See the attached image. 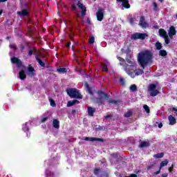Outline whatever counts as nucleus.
I'll return each mask as SVG.
<instances>
[{"label":"nucleus","mask_w":177,"mask_h":177,"mask_svg":"<svg viewBox=\"0 0 177 177\" xmlns=\"http://www.w3.org/2000/svg\"><path fill=\"white\" fill-rule=\"evenodd\" d=\"M138 60L142 68H145L149 63H151L153 60V53L149 50L142 51L138 54Z\"/></svg>","instance_id":"f257e3e1"},{"label":"nucleus","mask_w":177,"mask_h":177,"mask_svg":"<svg viewBox=\"0 0 177 177\" xmlns=\"http://www.w3.org/2000/svg\"><path fill=\"white\" fill-rule=\"evenodd\" d=\"M132 57L129 54L126 55V61L124 58L121 57H118V59L120 61V65L122 66L123 70L127 73V70H130V68H133L136 66V63L132 61Z\"/></svg>","instance_id":"f03ea898"},{"label":"nucleus","mask_w":177,"mask_h":177,"mask_svg":"<svg viewBox=\"0 0 177 177\" xmlns=\"http://www.w3.org/2000/svg\"><path fill=\"white\" fill-rule=\"evenodd\" d=\"M97 95L100 97H95L94 102L95 103H97L98 106L103 105V103H104V99L105 100H108V99H110V95L103 92V91H98Z\"/></svg>","instance_id":"7ed1b4c3"},{"label":"nucleus","mask_w":177,"mask_h":177,"mask_svg":"<svg viewBox=\"0 0 177 177\" xmlns=\"http://www.w3.org/2000/svg\"><path fill=\"white\" fill-rule=\"evenodd\" d=\"M66 93H68L70 97L73 99H82L83 97L82 95H81V93H80V91L77 90L75 88L66 89Z\"/></svg>","instance_id":"20e7f679"},{"label":"nucleus","mask_w":177,"mask_h":177,"mask_svg":"<svg viewBox=\"0 0 177 177\" xmlns=\"http://www.w3.org/2000/svg\"><path fill=\"white\" fill-rule=\"evenodd\" d=\"M126 73L131 78H135L136 77H138V75H142L145 71H143V69L134 70L133 68H130L129 70L126 68Z\"/></svg>","instance_id":"39448f33"},{"label":"nucleus","mask_w":177,"mask_h":177,"mask_svg":"<svg viewBox=\"0 0 177 177\" xmlns=\"http://www.w3.org/2000/svg\"><path fill=\"white\" fill-rule=\"evenodd\" d=\"M157 88V83L156 84H151L148 86V92L150 93V96H152V97H154L155 96H157L160 93V91L156 89Z\"/></svg>","instance_id":"423d86ee"},{"label":"nucleus","mask_w":177,"mask_h":177,"mask_svg":"<svg viewBox=\"0 0 177 177\" xmlns=\"http://www.w3.org/2000/svg\"><path fill=\"white\" fill-rule=\"evenodd\" d=\"M149 35L147 33H140V32H135L134 34L131 35V39L133 41H136L138 39H141L142 41L146 39Z\"/></svg>","instance_id":"0eeeda50"},{"label":"nucleus","mask_w":177,"mask_h":177,"mask_svg":"<svg viewBox=\"0 0 177 177\" xmlns=\"http://www.w3.org/2000/svg\"><path fill=\"white\" fill-rule=\"evenodd\" d=\"M93 174L96 176H100V177H103V176L108 177L109 176V174L107 173V171H102L101 168L94 169Z\"/></svg>","instance_id":"6e6552de"},{"label":"nucleus","mask_w":177,"mask_h":177,"mask_svg":"<svg viewBox=\"0 0 177 177\" xmlns=\"http://www.w3.org/2000/svg\"><path fill=\"white\" fill-rule=\"evenodd\" d=\"M96 17L98 21H102L104 19V9L99 8L96 12Z\"/></svg>","instance_id":"1a4fd4ad"},{"label":"nucleus","mask_w":177,"mask_h":177,"mask_svg":"<svg viewBox=\"0 0 177 177\" xmlns=\"http://www.w3.org/2000/svg\"><path fill=\"white\" fill-rule=\"evenodd\" d=\"M11 62L13 64H17V67H18V68H20V67H22V68H24V65H23V62H21V60H20V59L14 57L11 58Z\"/></svg>","instance_id":"9d476101"},{"label":"nucleus","mask_w":177,"mask_h":177,"mask_svg":"<svg viewBox=\"0 0 177 177\" xmlns=\"http://www.w3.org/2000/svg\"><path fill=\"white\" fill-rule=\"evenodd\" d=\"M77 6L80 8L81 16L84 17V16L86 15V7L82 3H81V1L77 2Z\"/></svg>","instance_id":"9b49d317"},{"label":"nucleus","mask_w":177,"mask_h":177,"mask_svg":"<svg viewBox=\"0 0 177 177\" xmlns=\"http://www.w3.org/2000/svg\"><path fill=\"white\" fill-rule=\"evenodd\" d=\"M139 26L142 27V28H147V27H149V24H147V22H146L145 19V17L143 16L140 17Z\"/></svg>","instance_id":"f8f14e48"},{"label":"nucleus","mask_w":177,"mask_h":177,"mask_svg":"<svg viewBox=\"0 0 177 177\" xmlns=\"http://www.w3.org/2000/svg\"><path fill=\"white\" fill-rule=\"evenodd\" d=\"M117 2H122V6L125 9H129L131 5L129 4V0H116Z\"/></svg>","instance_id":"ddd939ff"},{"label":"nucleus","mask_w":177,"mask_h":177,"mask_svg":"<svg viewBox=\"0 0 177 177\" xmlns=\"http://www.w3.org/2000/svg\"><path fill=\"white\" fill-rule=\"evenodd\" d=\"M84 140L89 141V142H104V139L99 138H90L86 137Z\"/></svg>","instance_id":"4468645a"},{"label":"nucleus","mask_w":177,"mask_h":177,"mask_svg":"<svg viewBox=\"0 0 177 177\" xmlns=\"http://www.w3.org/2000/svg\"><path fill=\"white\" fill-rule=\"evenodd\" d=\"M87 113L90 117H93L95 113H96V108L92 106H87Z\"/></svg>","instance_id":"2eb2a0df"},{"label":"nucleus","mask_w":177,"mask_h":177,"mask_svg":"<svg viewBox=\"0 0 177 177\" xmlns=\"http://www.w3.org/2000/svg\"><path fill=\"white\" fill-rule=\"evenodd\" d=\"M35 69L31 66V65H29L28 67V75H29V77H34V75H35Z\"/></svg>","instance_id":"dca6fc26"},{"label":"nucleus","mask_w":177,"mask_h":177,"mask_svg":"<svg viewBox=\"0 0 177 177\" xmlns=\"http://www.w3.org/2000/svg\"><path fill=\"white\" fill-rule=\"evenodd\" d=\"M28 56H32V55H37V53H38V50L37 49V48H33V49H31V47H28Z\"/></svg>","instance_id":"f3484780"},{"label":"nucleus","mask_w":177,"mask_h":177,"mask_svg":"<svg viewBox=\"0 0 177 177\" xmlns=\"http://www.w3.org/2000/svg\"><path fill=\"white\" fill-rule=\"evenodd\" d=\"M169 37L172 38L174 35H176V29L174 26H170L169 31Z\"/></svg>","instance_id":"a211bd4d"},{"label":"nucleus","mask_w":177,"mask_h":177,"mask_svg":"<svg viewBox=\"0 0 177 177\" xmlns=\"http://www.w3.org/2000/svg\"><path fill=\"white\" fill-rule=\"evenodd\" d=\"M168 120L169 121V125H175L176 124V119L172 115H169Z\"/></svg>","instance_id":"6ab92c4d"},{"label":"nucleus","mask_w":177,"mask_h":177,"mask_svg":"<svg viewBox=\"0 0 177 177\" xmlns=\"http://www.w3.org/2000/svg\"><path fill=\"white\" fill-rule=\"evenodd\" d=\"M74 104H80V101L77 100L68 101L67 103V107H72V106H74Z\"/></svg>","instance_id":"aec40b11"},{"label":"nucleus","mask_w":177,"mask_h":177,"mask_svg":"<svg viewBox=\"0 0 177 177\" xmlns=\"http://www.w3.org/2000/svg\"><path fill=\"white\" fill-rule=\"evenodd\" d=\"M17 15H19V16H23L24 17L28 16V10L23 9L21 11L17 12Z\"/></svg>","instance_id":"412c9836"},{"label":"nucleus","mask_w":177,"mask_h":177,"mask_svg":"<svg viewBox=\"0 0 177 177\" xmlns=\"http://www.w3.org/2000/svg\"><path fill=\"white\" fill-rule=\"evenodd\" d=\"M19 79L21 80L22 81H24V80H26V78H27V75H26V71H24V70H21L19 73Z\"/></svg>","instance_id":"4be33fe9"},{"label":"nucleus","mask_w":177,"mask_h":177,"mask_svg":"<svg viewBox=\"0 0 177 177\" xmlns=\"http://www.w3.org/2000/svg\"><path fill=\"white\" fill-rule=\"evenodd\" d=\"M159 35L160 37H162V38H165V37H167L168 35L167 34V31L164 29H159Z\"/></svg>","instance_id":"5701e85b"},{"label":"nucleus","mask_w":177,"mask_h":177,"mask_svg":"<svg viewBox=\"0 0 177 177\" xmlns=\"http://www.w3.org/2000/svg\"><path fill=\"white\" fill-rule=\"evenodd\" d=\"M60 122L57 119H54L53 121V126L54 128H56V129H59L60 127L59 126Z\"/></svg>","instance_id":"b1692460"},{"label":"nucleus","mask_w":177,"mask_h":177,"mask_svg":"<svg viewBox=\"0 0 177 177\" xmlns=\"http://www.w3.org/2000/svg\"><path fill=\"white\" fill-rule=\"evenodd\" d=\"M84 85L86 89V91L88 92L89 95H93V92L92 91V88H91V86H89V84H88V82H86Z\"/></svg>","instance_id":"393cba45"},{"label":"nucleus","mask_w":177,"mask_h":177,"mask_svg":"<svg viewBox=\"0 0 177 177\" xmlns=\"http://www.w3.org/2000/svg\"><path fill=\"white\" fill-rule=\"evenodd\" d=\"M150 146V142L149 141H143L140 144V147H149Z\"/></svg>","instance_id":"a878e982"},{"label":"nucleus","mask_w":177,"mask_h":177,"mask_svg":"<svg viewBox=\"0 0 177 177\" xmlns=\"http://www.w3.org/2000/svg\"><path fill=\"white\" fill-rule=\"evenodd\" d=\"M168 162H169V161L167 159L163 160V161H162L160 162V169H161V168H162L163 167H166V165H168Z\"/></svg>","instance_id":"bb28decb"},{"label":"nucleus","mask_w":177,"mask_h":177,"mask_svg":"<svg viewBox=\"0 0 177 177\" xmlns=\"http://www.w3.org/2000/svg\"><path fill=\"white\" fill-rule=\"evenodd\" d=\"M168 55V53H167V50H160L159 51V55L162 56V57H165V56H167Z\"/></svg>","instance_id":"cd10ccee"},{"label":"nucleus","mask_w":177,"mask_h":177,"mask_svg":"<svg viewBox=\"0 0 177 177\" xmlns=\"http://www.w3.org/2000/svg\"><path fill=\"white\" fill-rule=\"evenodd\" d=\"M57 71L59 74H64V73H67V69L66 68H58Z\"/></svg>","instance_id":"c85d7f7f"},{"label":"nucleus","mask_w":177,"mask_h":177,"mask_svg":"<svg viewBox=\"0 0 177 177\" xmlns=\"http://www.w3.org/2000/svg\"><path fill=\"white\" fill-rule=\"evenodd\" d=\"M155 46L158 50H161V49H162V45L161 43H160V41H157L155 44Z\"/></svg>","instance_id":"c756f323"},{"label":"nucleus","mask_w":177,"mask_h":177,"mask_svg":"<svg viewBox=\"0 0 177 177\" xmlns=\"http://www.w3.org/2000/svg\"><path fill=\"white\" fill-rule=\"evenodd\" d=\"M46 177H54L55 176V173L49 171V170H47L46 171Z\"/></svg>","instance_id":"7c9ffc66"},{"label":"nucleus","mask_w":177,"mask_h":177,"mask_svg":"<svg viewBox=\"0 0 177 177\" xmlns=\"http://www.w3.org/2000/svg\"><path fill=\"white\" fill-rule=\"evenodd\" d=\"M154 158H162L164 157V153H160L153 155Z\"/></svg>","instance_id":"2f4dec72"},{"label":"nucleus","mask_w":177,"mask_h":177,"mask_svg":"<svg viewBox=\"0 0 177 177\" xmlns=\"http://www.w3.org/2000/svg\"><path fill=\"white\" fill-rule=\"evenodd\" d=\"M46 68H48L47 71L48 74H52L53 73V67L50 66H46Z\"/></svg>","instance_id":"473e14b6"},{"label":"nucleus","mask_w":177,"mask_h":177,"mask_svg":"<svg viewBox=\"0 0 177 177\" xmlns=\"http://www.w3.org/2000/svg\"><path fill=\"white\" fill-rule=\"evenodd\" d=\"M27 122L25 123L24 127L22 128L23 131L24 132H30V128H28V126L27 125Z\"/></svg>","instance_id":"72a5a7b5"},{"label":"nucleus","mask_w":177,"mask_h":177,"mask_svg":"<svg viewBox=\"0 0 177 177\" xmlns=\"http://www.w3.org/2000/svg\"><path fill=\"white\" fill-rule=\"evenodd\" d=\"M108 102L109 104H117L118 103H120V101L115 100H109Z\"/></svg>","instance_id":"f704fd0d"},{"label":"nucleus","mask_w":177,"mask_h":177,"mask_svg":"<svg viewBox=\"0 0 177 177\" xmlns=\"http://www.w3.org/2000/svg\"><path fill=\"white\" fill-rule=\"evenodd\" d=\"M143 109L145 110L147 114L150 113V108L149 107V106H147V104H144Z\"/></svg>","instance_id":"c9c22d12"},{"label":"nucleus","mask_w":177,"mask_h":177,"mask_svg":"<svg viewBox=\"0 0 177 177\" xmlns=\"http://www.w3.org/2000/svg\"><path fill=\"white\" fill-rule=\"evenodd\" d=\"M130 89L132 91V92H136V91H138V86L136 84H133L130 86Z\"/></svg>","instance_id":"e433bc0d"},{"label":"nucleus","mask_w":177,"mask_h":177,"mask_svg":"<svg viewBox=\"0 0 177 177\" xmlns=\"http://www.w3.org/2000/svg\"><path fill=\"white\" fill-rule=\"evenodd\" d=\"M131 115H132V111H128L124 115V117H125L126 118H129V117H131Z\"/></svg>","instance_id":"4c0bfd02"},{"label":"nucleus","mask_w":177,"mask_h":177,"mask_svg":"<svg viewBox=\"0 0 177 177\" xmlns=\"http://www.w3.org/2000/svg\"><path fill=\"white\" fill-rule=\"evenodd\" d=\"M37 62L41 67H46V66H45V63H44L41 59H37Z\"/></svg>","instance_id":"58836bf2"},{"label":"nucleus","mask_w":177,"mask_h":177,"mask_svg":"<svg viewBox=\"0 0 177 177\" xmlns=\"http://www.w3.org/2000/svg\"><path fill=\"white\" fill-rule=\"evenodd\" d=\"M9 47L11 48V49H14V50H17V46H16V44H10Z\"/></svg>","instance_id":"ea45409f"},{"label":"nucleus","mask_w":177,"mask_h":177,"mask_svg":"<svg viewBox=\"0 0 177 177\" xmlns=\"http://www.w3.org/2000/svg\"><path fill=\"white\" fill-rule=\"evenodd\" d=\"M153 10L155 12H157V10H158V5L156 2H153Z\"/></svg>","instance_id":"a19ab883"},{"label":"nucleus","mask_w":177,"mask_h":177,"mask_svg":"<svg viewBox=\"0 0 177 177\" xmlns=\"http://www.w3.org/2000/svg\"><path fill=\"white\" fill-rule=\"evenodd\" d=\"M89 44H95V37L92 36L91 37L89 38L88 40Z\"/></svg>","instance_id":"79ce46f5"},{"label":"nucleus","mask_w":177,"mask_h":177,"mask_svg":"<svg viewBox=\"0 0 177 177\" xmlns=\"http://www.w3.org/2000/svg\"><path fill=\"white\" fill-rule=\"evenodd\" d=\"M119 81L122 86L125 85V80H124V78L120 77Z\"/></svg>","instance_id":"37998d69"},{"label":"nucleus","mask_w":177,"mask_h":177,"mask_svg":"<svg viewBox=\"0 0 177 177\" xmlns=\"http://www.w3.org/2000/svg\"><path fill=\"white\" fill-rule=\"evenodd\" d=\"M102 68V71H105L106 73L109 71V68H107V65L106 64H104Z\"/></svg>","instance_id":"c03bdc74"},{"label":"nucleus","mask_w":177,"mask_h":177,"mask_svg":"<svg viewBox=\"0 0 177 177\" xmlns=\"http://www.w3.org/2000/svg\"><path fill=\"white\" fill-rule=\"evenodd\" d=\"M165 39V42L167 45H168V44H169V37H168V36H166L165 37H163Z\"/></svg>","instance_id":"a18cd8bd"},{"label":"nucleus","mask_w":177,"mask_h":177,"mask_svg":"<svg viewBox=\"0 0 177 177\" xmlns=\"http://www.w3.org/2000/svg\"><path fill=\"white\" fill-rule=\"evenodd\" d=\"M19 48L21 53H23L24 52V49H26V46H24V44H21Z\"/></svg>","instance_id":"49530a36"},{"label":"nucleus","mask_w":177,"mask_h":177,"mask_svg":"<svg viewBox=\"0 0 177 177\" xmlns=\"http://www.w3.org/2000/svg\"><path fill=\"white\" fill-rule=\"evenodd\" d=\"M35 57L36 61L38 62V60L41 59V55L37 53V54H35Z\"/></svg>","instance_id":"de8ad7c7"},{"label":"nucleus","mask_w":177,"mask_h":177,"mask_svg":"<svg viewBox=\"0 0 177 177\" xmlns=\"http://www.w3.org/2000/svg\"><path fill=\"white\" fill-rule=\"evenodd\" d=\"M50 106H52V107H56V102H55V100H50Z\"/></svg>","instance_id":"09e8293b"},{"label":"nucleus","mask_w":177,"mask_h":177,"mask_svg":"<svg viewBox=\"0 0 177 177\" xmlns=\"http://www.w3.org/2000/svg\"><path fill=\"white\" fill-rule=\"evenodd\" d=\"M48 118H49L48 117H45V118H41V123L46 122V121H48Z\"/></svg>","instance_id":"8fccbe9b"},{"label":"nucleus","mask_w":177,"mask_h":177,"mask_svg":"<svg viewBox=\"0 0 177 177\" xmlns=\"http://www.w3.org/2000/svg\"><path fill=\"white\" fill-rule=\"evenodd\" d=\"M71 9H72V10L75 11V10H77V6H75V4H73V5L71 6Z\"/></svg>","instance_id":"3c124183"},{"label":"nucleus","mask_w":177,"mask_h":177,"mask_svg":"<svg viewBox=\"0 0 177 177\" xmlns=\"http://www.w3.org/2000/svg\"><path fill=\"white\" fill-rule=\"evenodd\" d=\"M174 171V164L171 165V167L169 168V172H172Z\"/></svg>","instance_id":"603ef678"},{"label":"nucleus","mask_w":177,"mask_h":177,"mask_svg":"<svg viewBox=\"0 0 177 177\" xmlns=\"http://www.w3.org/2000/svg\"><path fill=\"white\" fill-rule=\"evenodd\" d=\"M129 23H130V24H131L132 26H133V23H134L133 18H130V19H129Z\"/></svg>","instance_id":"864d4df0"},{"label":"nucleus","mask_w":177,"mask_h":177,"mask_svg":"<svg viewBox=\"0 0 177 177\" xmlns=\"http://www.w3.org/2000/svg\"><path fill=\"white\" fill-rule=\"evenodd\" d=\"M160 172H161V169H160V168H159V170L155 171L153 173V175H158V174H160Z\"/></svg>","instance_id":"5fc2aeb1"},{"label":"nucleus","mask_w":177,"mask_h":177,"mask_svg":"<svg viewBox=\"0 0 177 177\" xmlns=\"http://www.w3.org/2000/svg\"><path fill=\"white\" fill-rule=\"evenodd\" d=\"M71 45V42H68V43L66 44V47L67 48H70Z\"/></svg>","instance_id":"6e6d98bb"},{"label":"nucleus","mask_w":177,"mask_h":177,"mask_svg":"<svg viewBox=\"0 0 177 177\" xmlns=\"http://www.w3.org/2000/svg\"><path fill=\"white\" fill-rule=\"evenodd\" d=\"M129 177H138V175L135 174H131Z\"/></svg>","instance_id":"4d7b16f0"},{"label":"nucleus","mask_w":177,"mask_h":177,"mask_svg":"<svg viewBox=\"0 0 177 177\" xmlns=\"http://www.w3.org/2000/svg\"><path fill=\"white\" fill-rule=\"evenodd\" d=\"M113 117V115H106V116H104L105 118H111Z\"/></svg>","instance_id":"13d9d810"},{"label":"nucleus","mask_w":177,"mask_h":177,"mask_svg":"<svg viewBox=\"0 0 177 177\" xmlns=\"http://www.w3.org/2000/svg\"><path fill=\"white\" fill-rule=\"evenodd\" d=\"M162 177H168V174L167 173H164L162 174Z\"/></svg>","instance_id":"bf43d9fd"},{"label":"nucleus","mask_w":177,"mask_h":177,"mask_svg":"<svg viewBox=\"0 0 177 177\" xmlns=\"http://www.w3.org/2000/svg\"><path fill=\"white\" fill-rule=\"evenodd\" d=\"M172 111H175L174 113L176 114V115H177V109H176V108H172Z\"/></svg>","instance_id":"052dcab7"},{"label":"nucleus","mask_w":177,"mask_h":177,"mask_svg":"<svg viewBox=\"0 0 177 177\" xmlns=\"http://www.w3.org/2000/svg\"><path fill=\"white\" fill-rule=\"evenodd\" d=\"M86 23H88V24H91V19L90 18H87Z\"/></svg>","instance_id":"680f3d73"},{"label":"nucleus","mask_w":177,"mask_h":177,"mask_svg":"<svg viewBox=\"0 0 177 177\" xmlns=\"http://www.w3.org/2000/svg\"><path fill=\"white\" fill-rule=\"evenodd\" d=\"M71 113L72 114H75V113H77V111H75V109H72Z\"/></svg>","instance_id":"e2e57ef3"},{"label":"nucleus","mask_w":177,"mask_h":177,"mask_svg":"<svg viewBox=\"0 0 177 177\" xmlns=\"http://www.w3.org/2000/svg\"><path fill=\"white\" fill-rule=\"evenodd\" d=\"M158 128H162V123H159L158 124Z\"/></svg>","instance_id":"0e129e2a"},{"label":"nucleus","mask_w":177,"mask_h":177,"mask_svg":"<svg viewBox=\"0 0 177 177\" xmlns=\"http://www.w3.org/2000/svg\"><path fill=\"white\" fill-rule=\"evenodd\" d=\"M98 129H99V131H103V127H100L98 128Z\"/></svg>","instance_id":"69168bd1"},{"label":"nucleus","mask_w":177,"mask_h":177,"mask_svg":"<svg viewBox=\"0 0 177 177\" xmlns=\"http://www.w3.org/2000/svg\"><path fill=\"white\" fill-rule=\"evenodd\" d=\"M11 37H10V36H8V37H6V39H10Z\"/></svg>","instance_id":"338daca9"},{"label":"nucleus","mask_w":177,"mask_h":177,"mask_svg":"<svg viewBox=\"0 0 177 177\" xmlns=\"http://www.w3.org/2000/svg\"><path fill=\"white\" fill-rule=\"evenodd\" d=\"M2 13H3V10H0V16L2 15Z\"/></svg>","instance_id":"774afa93"}]
</instances>
